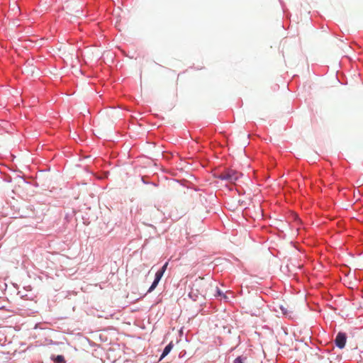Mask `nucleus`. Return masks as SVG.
Masks as SVG:
<instances>
[{
    "label": "nucleus",
    "mask_w": 363,
    "mask_h": 363,
    "mask_svg": "<svg viewBox=\"0 0 363 363\" xmlns=\"http://www.w3.org/2000/svg\"><path fill=\"white\" fill-rule=\"evenodd\" d=\"M240 177V174L233 169H228L223 172L218 174L216 178L226 181L228 183H235Z\"/></svg>",
    "instance_id": "f257e3e1"
},
{
    "label": "nucleus",
    "mask_w": 363,
    "mask_h": 363,
    "mask_svg": "<svg viewBox=\"0 0 363 363\" xmlns=\"http://www.w3.org/2000/svg\"><path fill=\"white\" fill-rule=\"evenodd\" d=\"M347 341V335L345 333L339 332L335 339V345L340 348L342 349L345 347Z\"/></svg>",
    "instance_id": "f03ea898"
},
{
    "label": "nucleus",
    "mask_w": 363,
    "mask_h": 363,
    "mask_svg": "<svg viewBox=\"0 0 363 363\" xmlns=\"http://www.w3.org/2000/svg\"><path fill=\"white\" fill-rule=\"evenodd\" d=\"M199 295L198 290L191 289L189 293V297L194 301H198Z\"/></svg>",
    "instance_id": "20e7f679"
},
{
    "label": "nucleus",
    "mask_w": 363,
    "mask_h": 363,
    "mask_svg": "<svg viewBox=\"0 0 363 363\" xmlns=\"http://www.w3.org/2000/svg\"><path fill=\"white\" fill-rule=\"evenodd\" d=\"M173 348V344L172 342H169L167 345L165 346V347L164 348L162 352V354L160 356V359H162L163 358H164L167 354H169V352H171V350H172Z\"/></svg>",
    "instance_id": "7ed1b4c3"
},
{
    "label": "nucleus",
    "mask_w": 363,
    "mask_h": 363,
    "mask_svg": "<svg viewBox=\"0 0 363 363\" xmlns=\"http://www.w3.org/2000/svg\"><path fill=\"white\" fill-rule=\"evenodd\" d=\"M159 282L160 281L158 280L154 279L153 282L152 283L151 286L147 290V293H151L152 291H153L155 289L157 286Z\"/></svg>",
    "instance_id": "39448f33"
},
{
    "label": "nucleus",
    "mask_w": 363,
    "mask_h": 363,
    "mask_svg": "<svg viewBox=\"0 0 363 363\" xmlns=\"http://www.w3.org/2000/svg\"><path fill=\"white\" fill-rule=\"evenodd\" d=\"M168 264L169 262H166L164 265L162 267V268L160 269H159L160 272H162L163 274L165 272L167 268V266H168Z\"/></svg>",
    "instance_id": "9b49d317"
},
{
    "label": "nucleus",
    "mask_w": 363,
    "mask_h": 363,
    "mask_svg": "<svg viewBox=\"0 0 363 363\" xmlns=\"http://www.w3.org/2000/svg\"><path fill=\"white\" fill-rule=\"evenodd\" d=\"M246 359H247L246 357L239 356L234 359L233 363H245Z\"/></svg>",
    "instance_id": "0eeeda50"
},
{
    "label": "nucleus",
    "mask_w": 363,
    "mask_h": 363,
    "mask_svg": "<svg viewBox=\"0 0 363 363\" xmlns=\"http://www.w3.org/2000/svg\"><path fill=\"white\" fill-rule=\"evenodd\" d=\"M54 361L55 363H65V357L63 355H57L55 358H54Z\"/></svg>",
    "instance_id": "423d86ee"
},
{
    "label": "nucleus",
    "mask_w": 363,
    "mask_h": 363,
    "mask_svg": "<svg viewBox=\"0 0 363 363\" xmlns=\"http://www.w3.org/2000/svg\"><path fill=\"white\" fill-rule=\"evenodd\" d=\"M141 181H142V182H143V184H152V185H154V186H157V185H156V184H155V183H154V182H147V180H145L144 177H141Z\"/></svg>",
    "instance_id": "f8f14e48"
},
{
    "label": "nucleus",
    "mask_w": 363,
    "mask_h": 363,
    "mask_svg": "<svg viewBox=\"0 0 363 363\" xmlns=\"http://www.w3.org/2000/svg\"><path fill=\"white\" fill-rule=\"evenodd\" d=\"M279 308L283 315L291 317L290 314L291 313V312L288 311V310L284 306H280Z\"/></svg>",
    "instance_id": "6e6552de"
},
{
    "label": "nucleus",
    "mask_w": 363,
    "mask_h": 363,
    "mask_svg": "<svg viewBox=\"0 0 363 363\" xmlns=\"http://www.w3.org/2000/svg\"><path fill=\"white\" fill-rule=\"evenodd\" d=\"M216 294L215 295L216 296H222L224 298H227V296L224 294V293L218 286H216Z\"/></svg>",
    "instance_id": "1a4fd4ad"
},
{
    "label": "nucleus",
    "mask_w": 363,
    "mask_h": 363,
    "mask_svg": "<svg viewBox=\"0 0 363 363\" xmlns=\"http://www.w3.org/2000/svg\"><path fill=\"white\" fill-rule=\"evenodd\" d=\"M163 273L160 272L159 270L156 272L155 276V279L158 280L159 281L161 280L162 277H163Z\"/></svg>",
    "instance_id": "9d476101"
}]
</instances>
